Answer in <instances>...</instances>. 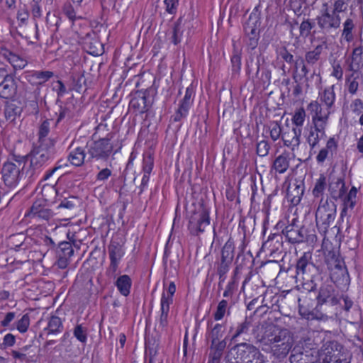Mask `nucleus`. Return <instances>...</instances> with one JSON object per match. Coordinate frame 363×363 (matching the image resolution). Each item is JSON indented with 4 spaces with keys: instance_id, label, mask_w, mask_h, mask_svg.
I'll use <instances>...</instances> for the list:
<instances>
[{
    "instance_id": "7ed1b4c3",
    "label": "nucleus",
    "mask_w": 363,
    "mask_h": 363,
    "mask_svg": "<svg viewBox=\"0 0 363 363\" xmlns=\"http://www.w3.org/2000/svg\"><path fill=\"white\" fill-rule=\"evenodd\" d=\"M315 21L320 31L329 35L340 29L342 18L340 15L332 12L329 3L324 1L318 9Z\"/></svg>"
},
{
    "instance_id": "f704fd0d",
    "label": "nucleus",
    "mask_w": 363,
    "mask_h": 363,
    "mask_svg": "<svg viewBox=\"0 0 363 363\" xmlns=\"http://www.w3.org/2000/svg\"><path fill=\"white\" fill-rule=\"evenodd\" d=\"M62 323L61 319L57 316H52L48 322V327L45 328L48 334H56L62 332Z\"/></svg>"
},
{
    "instance_id": "4be33fe9",
    "label": "nucleus",
    "mask_w": 363,
    "mask_h": 363,
    "mask_svg": "<svg viewBox=\"0 0 363 363\" xmlns=\"http://www.w3.org/2000/svg\"><path fill=\"white\" fill-rule=\"evenodd\" d=\"M115 285L122 296H128L130 292L132 280L128 275L123 274L117 278Z\"/></svg>"
},
{
    "instance_id": "0eeeda50",
    "label": "nucleus",
    "mask_w": 363,
    "mask_h": 363,
    "mask_svg": "<svg viewBox=\"0 0 363 363\" xmlns=\"http://www.w3.org/2000/svg\"><path fill=\"white\" fill-rule=\"evenodd\" d=\"M53 72L50 71H32L26 74V79L32 85L36 86L37 88L34 91L33 99L30 101V105L33 107V111L38 112L37 99L40 96L39 86L43 85L53 77Z\"/></svg>"
},
{
    "instance_id": "f3484780",
    "label": "nucleus",
    "mask_w": 363,
    "mask_h": 363,
    "mask_svg": "<svg viewBox=\"0 0 363 363\" xmlns=\"http://www.w3.org/2000/svg\"><path fill=\"white\" fill-rule=\"evenodd\" d=\"M301 74H298L296 72H295L294 74V79L296 82L301 81L303 77H306L307 86H310L311 85H313V83L315 86H317V87L320 86V85L321 84V77H320V74L316 73L314 71L311 74L310 77H306V76L308 73V71L304 64H303L301 66Z\"/></svg>"
},
{
    "instance_id": "f03ea898",
    "label": "nucleus",
    "mask_w": 363,
    "mask_h": 363,
    "mask_svg": "<svg viewBox=\"0 0 363 363\" xmlns=\"http://www.w3.org/2000/svg\"><path fill=\"white\" fill-rule=\"evenodd\" d=\"M264 341L272 354L278 359L285 358L294 345V337L286 329H274L266 335Z\"/></svg>"
},
{
    "instance_id": "c9c22d12",
    "label": "nucleus",
    "mask_w": 363,
    "mask_h": 363,
    "mask_svg": "<svg viewBox=\"0 0 363 363\" xmlns=\"http://www.w3.org/2000/svg\"><path fill=\"white\" fill-rule=\"evenodd\" d=\"M26 237L23 233L12 235L9 238L8 245L11 249L19 250L24 244Z\"/></svg>"
},
{
    "instance_id": "4468645a",
    "label": "nucleus",
    "mask_w": 363,
    "mask_h": 363,
    "mask_svg": "<svg viewBox=\"0 0 363 363\" xmlns=\"http://www.w3.org/2000/svg\"><path fill=\"white\" fill-rule=\"evenodd\" d=\"M325 126L311 123L306 135V141L311 150L315 147L320 140L325 136Z\"/></svg>"
},
{
    "instance_id": "dca6fc26",
    "label": "nucleus",
    "mask_w": 363,
    "mask_h": 363,
    "mask_svg": "<svg viewBox=\"0 0 363 363\" xmlns=\"http://www.w3.org/2000/svg\"><path fill=\"white\" fill-rule=\"evenodd\" d=\"M0 55L2 57L6 60L15 69H22L28 64V61L25 58L7 49H2Z\"/></svg>"
},
{
    "instance_id": "393cba45",
    "label": "nucleus",
    "mask_w": 363,
    "mask_h": 363,
    "mask_svg": "<svg viewBox=\"0 0 363 363\" xmlns=\"http://www.w3.org/2000/svg\"><path fill=\"white\" fill-rule=\"evenodd\" d=\"M329 191L331 196L335 199L343 196L345 193V184L341 178H337L329 184Z\"/></svg>"
},
{
    "instance_id": "2eb2a0df",
    "label": "nucleus",
    "mask_w": 363,
    "mask_h": 363,
    "mask_svg": "<svg viewBox=\"0 0 363 363\" xmlns=\"http://www.w3.org/2000/svg\"><path fill=\"white\" fill-rule=\"evenodd\" d=\"M16 91V85L13 77L6 74L0 83V97L9 99L13 97Z\"/></svg>"
},
{
    "instance_id": "72a5a7b5",
    "label": "nucleus",
    "mask_w": 363,
    "mask_h": 363,
    "mask_svg": "<svg viewBox=\"0 0 363 363\" xmlns=\"http://www.w3.org/2000/svg\"><path fill=\"white\" fill-rule=\"evenodd\" d=\"M234 241L229 238L223 245L221 250V259L232 262L234 257Z\"/></svg>"
},
{
    "instance_id": "f257e3e1",
    "label": "nucleus",
    "mask_w": 363,
    "mask_h": 363,
    "mask_svg": "<svg viewBox=\"0 0 363 363\" xmlns=\"http://www.w3.org/2000/svg\"><path fill=\"white\" fill-rule=\"evenodd\" d=\"M55 154V148L50 141L47 140L42 145L33 147L28 155L23 157H25V162H29L27 172L30 177L38 175L52 161Z\"/></svg>"
},
{
    "instance_id": "7c9ffc66",
    "label": "nucleus",
    "mask_w": 363,
    "mask_h": 363,
    "mask_svg": "<svg viewBox=\"0 0 363 363\" xmlns=\"http://www.w3.org/2000/svg\"><path fill=\"white\" fill-rule=\"evenodd\" d=\"M50 123L49 121L45 120L41 123V125L39 128V130H38L39 145H42L43 143H46V141L48 140V141H50L52 143L53 147H55V140L53 139L47 138L48 135L50 133Z\"/></svg>"
},
{
    "instance_id": "de8ad7c7",
    "label": "nucleus",
    "mask_w": 363,
    "mask_h": 363,
    "mask_svg": "<svg viewBox=\"0 0 363 363\" xmlns=\"http://www.w3.org/2000/svg\"><path fill=\"white\" fill-rule=\"evenodd\" d=\"M191 105L182 101L179 107L174 116V121H179L182 118L185 117Z\"/></svg>"
},
{
    "instance_id": "aec40b11",
    "label": "nucleus",
    "mask_w": 363,
    "mask_h": 363,
    "mask_svg": "<svg viewBox=\"0 0 363 363\" xmlns=\"http://www.w3.org/2000/svg\"><path fill=\"white\" fill-rule=\"evenodd\" d=\"M331 343L324 345L320 350L312 349L317 363H330L334 359Z\"/></svg>"
},
{
    "instance_id": "c03bdc74",
    "label": "nucleus",
    "mask_w": 363,
    "mask_h": 363,
    "mask_svg": "<svg viewBox=\"0 0 363 363\" xmlns=\"http://www.w3.org/2000/svg\"><path fill=\"white\" fill-rule=\"evenodd\" d=\"M228 301L226 300H221L217 306L216 311L213 314L215 320H220L223 318L227 311Z\"/></svg>"
},
{
    "instance_id": "4c0bfd02",
    "label": "nucleus",
    "mask_w": 363,
    "mask_h": 363,
    "mask_svg": "<svg viewBox=\"0 0 363 363\" xmlns=\"http://www.w3.org/2000/svg\"><path fill=\"white\" fill-rule=\"evenodd\" d=\"M362 48L357 47L353 50L352 55V62L349 66L350 70L356 72L359 68L362 62Z\"/></svg>"
},
{
    "instance_id": "f8f14e48",
    "label": "nucleus",
    "mask_w": 363,
    "mask_h": 363,
    "mask_svg": "<svg viewBox=\"0 0 363 363\" xmlns=\"http://www.w3.org/2000/svg\"><path fill=\"white\" fill-rule=\"evenodd\" d=\"M302 129L299 128H291L286 125V128H283L281 139L285 146L291 148L292 151H294L298 148L300 144V138L301 135Z\"/></svg>"
},
{
    "instance_id": "473e14b6",
    "label": "nucleus",
    "mask_w": 363,
    "mask_h": 363,
    "mask_svg": "<svg viewBox=\"0 0 363 363\" xmlns=\"http://www.w3.org/2000/svg\"><path fill=\"white\" fill-rule=\"evenodd\" d=\"M21 113V108L15 103H9L4 108V115L7 121H13Z\"/></svg>"
},
{
    "instance_id": "3c124183",
    "label": "nucleus",
    "mask_w": 363,
    "mask_h": 363,
    "mask_svg": "<svg viewBox=\"0 0 363 363\" xmlns=\"http://www.w3.org/2000/svg\"><path fill=\"white\" fill-rule=\"evenodd\" d=\"M321 48L318 46L306 54V60L309 64H315L320 58Z\"/></svg>"
},
{
    "instance_id": "9d476101",
    "label": "nucleus",
    "mask_w": 363,
    "mask_h": 363,
    "mask_svg": "<svg viewBox=\"0 0 363 363\" xmlns=\"http://www.w3.org/2000/svg\"><path fill=\"white\" fill-rule=\"evenodd\" d=\"M113 150V146L108 138H103L92 143L88 149V153L91 158L96 160L107 159Z\"/></svg>"
},
{
    "instance_id": "8fccbe9b",
    "label": "nucleus",
    "mask_w": 363,
    "mask_h": 363,
    "mask_svg": "<svg viewBox=\"0 0 363 363\" xmlns=\"http://www.w3.org/2000/svg\"><path fill=\"white\" fill-rule=\"evenodd\" d=\"M270 137L272 140H277L282 135L283 128L277 122H272L269 125Z\"/></svg>"
},
{
    "instance_id": "0e129e2a",
    "label": "nucleus",
    "mask_w": 363,
    "mask_h": 363,
    "mask_svg": "<svg viewBox=\"0 0 363 363\" xmlns=\"http://www.w3.org/2000/svg\"><path fill=\"white\" fill-rule=\"evenodd\" d=\"M182 36V30L179 24H177L173 29L172 41L174 45H177L181 42Z\"/></svg>"
},
{
    "instance_id": "39448f33",
    "label": "nucleus",
    "mask_w": 363,
    "mask_h": 363,
    "mask_svg": "<svg viewBox=\"0 0 363 363\" xmlns=\"http://www.w3.org/2000/svg\"><path fill=\"white\" fill-rule=\"evenodd\" d=\"M25 165V157H18L15 162H4L1 169L2 179L9 187L16 186L22 177V169Z\"/></svg>"
},
{
    "instance_id": "423d86ee",
    "label": "nucleus",
    "mask_w": 363,
    "mask_h": 363,
    "mask_svg": "<svg viewBox=\"0 0 363 363\" xmlns=\"http://www.w3.org/2000/svg\"><path fill=\"white\" fill-rule=\"evenodd\" d=\"M234 351V359L230 360L228 363H252L257 358L263 356L258 349L247 343L237 345Z\"/></svg>"
},
{
    "instance_id": "bf43d9fd",
    "label": "nucleus",
    "mask_w": 363,
    "mask_h": 363,
    "mask_svg": "<svg viewBox=\"0 0 363 363\" xmlns=\"http://www.w3.org/2000/svg\"><path fill=\"white\" fill-rule=\"evenodd\" d=\"M231 263L232 262L230 261L220 259V263L219 264L217 269L218 274L220 278L228 273Z\"/></svg>"
},
{
    "instance_id": "69168bd1",
    "label": "nucleus",
    "mask_w": 363,
    "mask_h": 363,
    "mask_svg": "<svg viewBox=\"0 0 363 363\" xmlns=\"http://www.w3.org/2000/svg\"><path fill=\"white\" fill-rule=\"evenodd\" d=\"M77 199L75 197H69L68 199H63L60 204V208H64L67 209H72L76 206Z\"/></svg>"
},
{
    "instance_id": "ea45409f",
    "label": "nucleus",
    "mask_w": 363,
    "mask_h": 363,
    "mask_svg": "<svg viewBox=\"0 0 363 363\" xmlns=\"http://www.w3.org/2000/svg\"><path fill=\"white\" fill-rule=\"evenodd\" d=\"M331 6V11L335 14L340 15L347 11L348 1L347 0H333V2L329 4Z\"/></svg>"
},
{
    "instance_id": "603ef678",
    "label": "nucleus",
    "mask_w": 363,
    "mask_h": 363,
    "mask_svg": "<svg viewBox=\"0 0 363 363\" xmlns=\"http://www.w3.org/2000/svg\"><path fill=\"white\" fill-rule=\"evenodd\" d=\"M67 162H68L67 160H59L56 163L55 166L53 168L46 171V172L45 173V174L43 176V179L44 180L49 179L56 171H57L58 169H62L65 167H67Z\"/></svg>"
},
{
    "instance_id": "49530a36",
    "label": "nucleus",
    "mask_w": 363,
    "mask_h": 363,
    "mask_svg": "<svg viewBox=\"0 0 363 363\" xmlns=\"http://www.w3.org/2000/svg\"><path fill=\"white\" fill-rule=\"evenodd\" d=\"M238 286V281L235 277H233L231 280L228 283L225 289L223 292V296L225 298H230L233 296L234 293L236 291Z\"/></svg>"
},
{
    "instance_id": "864d4df0",
    "label": "nucleus",
    "mask_w": 363,
    "mask_h": 363,
    "mask_svg": "<svg viewBox=\"0 0 363 363\" xmlns=\"http://www.w3.org/2000/svg\"><path fill=\"white\" fill-rule=\"evenodd\" d=\"M270 145L267 141L262 140L257 144V154L259 157H265L268 155Z\"/></svg>"
},
{
    "instance_id": "1a4fd4ad",
    "label": "nucleus",
    "mask_w": 363,
    "mask_h": 363,
    "mask_svg": "<svg viewBox=\"0 0 363 363\" xmlns=\"http://www.w3.org/2000/svg\"><path fill=\"white\" fill-rule=\"evenodd\" d=\"M308 110L311 115V123L327 127L329 116L331 113V108L318 103L317 101H312L308 105Z\"/></svg>"
},
{
    "instance_id": "a18cd8bd",
    "label": "nucleus",
    "mask_w": 363,
    "mask_h": 363,
    "mask_svg": "<svg viewBox=\"0 0 363 363\" xmlns=\"http://www.w3.org/2000/svg\"><path fill=\"white\" fill-rule=\"evenodd\" d=\"M310 256L304 254L297 262L296 264V273L298 275L306 273V267L308 264Z\"/></svg>"
},
{
    "instance_id": "6ab92c4d",
    "label": "nucleus",
    "mask_w": 363,
    "mask_h": 363,
    "mask_svg": "<svg viewBox=\"0 0 363 363\" xmlns=\"http://www.w3.org/2000/svg\"><path fill=\"white\" fill-rule=\"evenodd\" d=\"M337 148V142L334 137L328 139L326 146L322 148L316 156V161L319 164L323 163L327 158L336 152Z\"/></svg>"
},
{
    "instance_id": "412c9836",
    "label": "nucleus",
    "mask_w": 363,
    "mask_h": 363,
    "mask_svg": "<svg viewBox=\"0 0 363 363\" xmlns=\"http://www.w3.org/2000/svg\"><path fill=\"white\" fill-rule=\"evenodd\" d=\"M282 233L291 243H300L304 240V235L301 230L294 224L286 226Z\"/></svg>"
},
{
    "instance_id": "680f3d73",
    "label": "nucleus",
    "mask_w": 363,
    "mask_h": 363,
    "mask_svg": "<svg viewBox=\"0 0 363 363\" xmlns=\"http://www.w3.org/2000/svg\"><path fill=\"white\" fill-rule=\"evenodd\" d=\"M60 250L62 253L61 256L70 258L74 254V250L69 242H62L60 244Z\"/></svg>"
},
{
    "instance_id": "a211bd4d",
    "label": "nucleus",
    "mask_w": 363,
    "mask_h": 363,
    "mask_svg": "<svg viewBox=\"0 0 363 363\" xmlns=\"http://www.w3.org/2000/svg\"><path fill=\"white\" fill-rule=\"evenodd\" d=\"M317 300L318 303L320 305L328 303L331 306H335L338 303V300L335 296L334 291L331 286L321 287Z\"/></svg>"
},
{
    "instance_id": "cd10ccee",
    "label": "nucleus",
    "mask_w": 363,
    "mask_h": 363,
    "mask_svg": "<svg viewBox=\"0 0 363 363\" xmlns=\"http://www.w3.org/2000/svg\"><path fill=\"white\" fill-rule=\"evenodd\" d=\"M289 167V157L287 155H280L274 161L272 169L279 174H284Z\"/></svg>"
},
{
    "instance_id": "6e6552de",
    "label": "nucleus",
    "mask_w": 363,
    "mask_h": 363,
    "mask_svg": "<svg viewBox=\"0 0 363 363\" xmlns=\"http://www.w3.org/2000/svg\"><path fill=\"white\" fill-rule=\"evenodd\" d=\"M209 224V212L206 208H202L191 216L188 228L191 235H199L205 231L206 228Z\"/></svg>"
},
{
    "instance_id": "37998d69",
    "label": "nucleus",
    "mask_w": 363,
    "mask_h": 363,
    "mask_svg": "<svg viewBox=\"0 0 363 363\" xmlns=\"http://www.w3.org/2000/svg\"><path fill=\"white\" fill-rule=\"evenodd\" d=\"M30 315L28 313L24 314L21 319L16 323V329L21 333L27 332L30 326Z\"/></svg>"
},
{
    "instance_id": "e2e57ef3",
    "label": "nucleus",
    "mask_w": 363,
    "mask_h": 363,
    "mask_svg": "<svg viewBox=\"0 0 363 363\" xmlns=\"http://www.w3.org/2000/svg\"><path fill=\"white\" fill-rule=\"evenodd\" d=\"M179 0H164L165 10L170 14H174L177 12Z\"/></svg>"
},
{
    "instance_id": "4d7b16f0",
    "label": "nucleus",
    "mask_w": 363,
    "mask_h": 363,
    "mask_svg": "<svg viewBox=\"0 0 363 363\" xmlns=\"http://www.w3.org/2000/svg\"><path fill=\"white\" fill-rule=\"evenodd\" d=\"M173 298L166 296L165 291L162 294L160 300V311H169V306L172 303Z\"/></svg>"
},
{
    "instance_id": "e433bc0d",
    "label": "nucleus",
    "mask_w": 363,
    "mask_h": 363,
    "mask_svg": "<svg viewBox=\"0 0 363 363\" xmlns=\"http://www.w3.org/2000/svg\"><path fill=\"white\" fill-rule=\"evenodd\" d=\"M327 185V179L324 174H320L316 180L314 188L313 189V195L315 197L322 196Z\"/></svg>"
},
{
    "instance_id": "6e6d98bb",
    "label": "nucleus",
    "mask_w": 363,
    "mask_h": 363,
    "mask_svg": "<svg viewBox=\"0 0 363 363\" xmlns=\"http://www.w3.org/2000/svg\"><path fill=\"white\" fill-rule=\"evenodd\" d=\"M232 70L234 73L238 74L241 69V56L235 52L231 57Z\"/></svg>"
},
{
    "instance_id": "79ce46f5",
    "label": "nucleus",
    "mask_w": 363,
    "mask_h": 363,
    "mask_svg": "<svg viewBox=\"0 0 363 363\" xmlns=\"http://www.w3.org/2000/svg\"><path fill=\"white\" fill-rule=\"evenodd\" d=\"M30 13L26 6L18 9L16 14V18L19 26H26L29 19Z\"/></svg>"
},
{
    "instance_id": "58836bf2",
    "label": "nucleus",
    "mask_w": 363,
    "mask_h": 363,
    "mask_svg": "<svg viewBox=\"0 0 363 363\" xmlns=\"http://www.w3.org/2000/svg\"><path fill=\"white\" fill-rule=\"evenodd\" d=\"M306 111L303 108L301 107L296 109L291 118L292 123L295 125L294 128H299L302 129V126L303 125L306 120Z\"/></svg>"
},
{
    "instance_id": "a878e982",
    "label": "nucleus",
    "mask_w": 363,
    "mask_h": 363,
    "mask_svg": "<svg viewBox=\"0 0 363 363\" xmlns=\"http://www.w3.org/2000/svg\"><path fill=\"white\" fill-rule=\"evenodd\" d=\"M334 85L325 88L322 93L319 94L320 104L332 108L335 101V93Z\"/></svg>"
},
{
    "instance_id": "5fc2aeb1",
    "label": "nucleus",
    "mask_w": 363,
    "mask_h": 363,
    "mask_svg": "<svg viewBox=\"0 0 363 363\" xmlns=\"http://www.w3.org/2000/svg\"><path fill=\"white\" fill-rule=\"evenodd\" d=\"M313 27V23L309 19L302 21L299 27L301 36L303 38L308 37L310 35Z\"/></svg>"
},
{
    "instance_id": "20e7f679",
    "label": "nucleus",
    "mask_w": 363,
    "mask_h": 363,
    "mask_svg": "<svg viewBox=\"0 0 363 363\" xmlns=\"http://www.w3.org/2000/svg\"><path fill=\"white\" fill-rule=\"evenodd\" d=\"M336 216V206L332 201L321 199L315 212V222L318 231L325 234L334 222Z\"/></svg>"
},
{
    "instance_id": "9b49d317",
    "label": "nucleus",
    "mask_w": 363,
    "mask_h": 363,
    "mask_svg": "<svg viewBox=\"0 0 363 363\" xmlns=\"http://www.w3.org/2000/svg\"><path fill=\"white\" fill-rule=\"evenodd\" d=\"M26 216L37 220H48L53 216V213L44 200L38 199L33 203L30 211Z\"/></svg>"
},
{
    "instance_id": "a19ab883",
    "label": "nucleus",
    "mask_w": 363,
    "mask_h": 363,
    "mask_svg": "<svg viewBox=\"0 0 363 363\" xmlns=\"http://www.w3.org/2000/svg\"><path fill=\"white\" fill-rule=\"evenodd\" d=\"M224 333V327L223 325L217 323L211 330L208 333V338L211 341L222 340Z\"/></svg>"
},
{
    "instance_id": "b1692460",
    "label": "nucleus",
    "mask_w": 363,
    "mask_h": 363,
    "mask_svg": "<svg viewBox=\"0 0 363 363\" xmlns=\"http://www.w3.org/2000/svg\"><path fill=\"white\" fill-rule=\"evenodd\" d=\"M86 153L82 147H76L71 150L67 156V161L75 167L82 166L85 160Z\"/></svg>"
},
{
    "instance_id": "052dcab7",
    "label": "nucleus",
    "mask_w": 363,
    "mask_h": 363,
    "mask_svg": "<svg viewBox=\"0 0 363 363\" xmlns=\"http://www.w3.org/2000/svg\"><path fill=\"white\" fill-rule=\"evenodd\" d=\"M248 323L247 322H243L242 323H240L235 330V333L233 335L231 340L233 341H236V339L238 337H239L240 335L243 333H246L248 330Z\"/></svg>"
},
{
    "instance_id": "bb28decb",
    "label": "nucleus",
    "mask_w": 363,
    "mask_h": 363,
    "mask_svg": "<svg viewBox=\"0 0 363 363\" xmlns=\"http://www.w3.org/2000/svg\"><path fill=\"white\" fill-rule=\"evenodd\" d=\"M209 358L213 361H218L223 354L226 346V342L223 340L211 341Z\"/></svg>"
},
{
    "instance_id": "774afa93",
    "label": "nucleus",
    "mask_w": 363,
    "mask_h": 363,
    "mask_svg": "<svg viewBox=\"0 0 363 363\" xmlns=\"http://www.w3.org/2000/svg\"><path fill=\"white\" fill-rule=\"evenodd\" d=\"M53 90L57 92L59 97L63 96L67 93V89L62 81H57L53 86Z\"/></svg>"
},
{
    "instance_id": "c85d7f7f",
    "label": "nucleus",
    "mask_w": 363,
    "mask_h": 363,
    "mask_svg": "<svg viewBox=\"0 0 363 363\" xmlns=\"http://www.w3.org/2000/svg\"><path fill=\"white\" fill-rule=\"evenodd\" d=\"M357 194V189L355 186H352L350 190L347 195L344 199V207L341 212L342 216L348 210H352L356 204V199Z\"/></svg>"
},
{
    "instance_id": "ddd939ff",
    "label": "nucleus",
    "mask_w": 363,
    "mask_h": 363,
    "mask_svg": "<svg viewBox=\"0 0 363 363\" xmlns=\"http://www.w3.org/2000/svg\"><path fill=\"white\" fill-rule=\"evenodd\" d=\"M152 104V100L147 91L137 92L130 101V107L139 113L147 111Z\"/></svg>"
},
{
    "instance_id": "338daca9",
    "label": "nucleus",
    "mask_w": 363,
    "mask_h": 363,
    "mask_svg": "<svg viewBox=\"0 0 363 363\" xmlns=\"http://www.w3.org/2000/svg\"><path fill=\"white\" fill-rule=\"evenodd\" d=\"M350 106L354 114L359 115L363 110V101L359 99H356L352 102Z\"/></svg>"
},
{
    "instance_id": "5701e85b",
    "label": "nucleus",
    "mask_w": 363,
    "mask_h": 363,
    "mask_svg": "<svg viewBox=\"0 0 363 363\" xmlns=\"http://www.w3.org/2000/svg\"><path fill=\"white\" fill-rule=\"evenodd\" d=\"M251 16L250 17L249 21L246 23L245 26V34L249 37V45L251 48L254 49L257 45V41L259 38V33L257 31V28L254 23L251 22Z\"/></svg>"
},
{
    "instance_id": "c756f323",
    "label": "nucleus",
    "mask_w": 363,
    "mask_h": 363,
    "mask_svg": "<svg viewBox=\"0 0 363 363\" xmlns=\"http://www.w3.org/2000/svg\"><path fill=\"white\" fill-rule=\"evenodd\" d=\"M354 28V21L348 18L343 23V29L341 33V41L351 42L353 40L352 31Z\"/></svg>"
},
{
    "instance_id": "13d9d810",
    "label": "nucleus",
    "mask_w": 363,
    "mask_h": 363,
    "mask_svg": "<svg viewBox=\"0 0 363 363\" xmlns=\"http://www.w3.org/2000/svg\"><path fill=\"white\" fill-rule=\"evenodd\" d=\"M63 12L66 16L72 21H74L77 18L75 9L70 3H67L64 5Z\"/></svg>"
},
{
    "instance_id": "09e8293b",
    "label": "nucleus",
    "mask_w": 363,
    "mask_h": 363,
    "mask_svg": "<svg viewBox=\"0 0 363 363\" xmlns=\"http://www.w3.org/2000/svg\"><path fill=\"white\" fill-rule=\"evenodd\" d=\"M74 336L82 343H86L87 340L86 328L82 325H77L73 332Z\"/></svg>"
},
{
    "instance_id": "2f4dec72",
    "label": "nucleus",
    "mask_w": 363,
    "mask_h": 363,
    "mask_svg": "<svg viewBox=\"0 0 363 363\" xmlns=\"http://www.w3.org/2000/svg\"><path fill=\"white\" fill-rule=\"evenodd\" d=\"M108 254L110 261L120 262L125 255V250L119 243L113 242L108 247Z\"/></svg>"
}]
</instances>
